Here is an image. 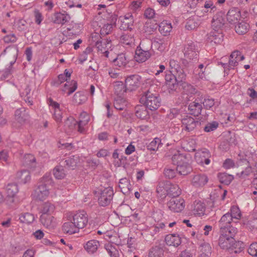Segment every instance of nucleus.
Here are the masks:
<instances>
[{"mask_svg": "<svg viewBox=\"0 0 257 257\" xmlns=\"http://www.w3.org/2000/svg\"><path fill=\"white\" fill-rule=\"evenodd\" d=\"M80 118L77 121L72 116L67 117L64 121V131L67 134H70L76 130L80 133H85L86 131L85 126L89 121L90 117L86 112H82L80 114Z\"/></svg>", "mask_w": 257, "mask_h": 257, "instance_id": "f257e3e1", "label": "nucleus"}, {"mask_svg": "<svg viewBox=\"0 0 257 257\" xmlns=\"http://www.w3.org/2000/svg\"><path fill=\"white\" fill-rule=\"evenodd\" d=\"M155 85L151 86L144 92L140 98L141 103L144 104L147 108L154 111L157 110L161 105V98L155 89Z\"/></svg>", "mask_w": 257, "mask_h": 257, "instance_id": "f03ea898", "label": "nucleus"}, {"mask_svg": "<svg viewBox=\"0 0 257 257\" xmlns=\"http://www.w3.org/2000/svg\"><path fill=\"white\" fill-rule=\"evenodd\" d=\"M53 179L50 173H46L39 182V185L34 190L32 195L37 200L43 201L49 196V187L52 186Z\"/></svg>", "mask_w": 257, "mask_h": 257, "instance_id": "7ed1b4c3", "label": "nucleus"}, {"mask_svg": "<svg viewBox=\"0 0 257 257\" xmlns=\"http://www.w3.org/2000/svg\"><path fill=\"white\" fill-rule=\"evenodd\" d=\"M199 49L197 45L193 42L189 41L184 45L183 51L184 58L182 59L183 64L189 67L198 59Z\"/></svg>", "mask_w": 257, "mask_h": 257, "instance_id": "20e7f679", "label": "nucleus"}, {"mask_svg": "<svg viewBox=\"0 0 257 257\" xmlns=\"http://www.w3.org/2000/svg\"><path fill=\"white\" fill-rule=\"evenodd\" d=\"M237 232L236 228H231L229 231H219V246L223 249L228 250L234 242V236Z\"/></svg>", "mask_w": 257, "mask_h": 257, "instance_id": "39448f33", "label": "nucleus"}, {"mask_svg": "<svg viewBox=\"0 0 257 257\" xmlns=\"http://www.w3.org/2000/svg\"><path fill=\"white\" fill-rule=\"evenodd\" d=\"M173 161L176 162V171L181 175H187L192 171V167L187 162V158L183 154H175L172 157Z\"/></svg>", "mask_w": 257, "mask_h": 257, "instance_id": "423d86ee", "label": "nucleus"}, {"mask_svg": "<svg viewBox=\"0 0 257 257\" xmlns=\"http://www.w3.org/2000/svg\"><path fill=\"white\" fill-rule=\"evenodd\" d=\"M100 35L98 33L92 34V39L95 42V45L98 51L104 54L106 57H108V50L111 47V41L108 40H99Z\"/></svg>", "mask_w": 257, "mask_h": 257, "instance_id": "0eeeda50", "label": "nucleus"}, {"mask_svg": "<svg viewBox=\"0 0 257 257\" xmlns=\"http://www.w3.org/2000/svg\"><path fill=\"white\" fill-rule=\"evenodd\" d=\"M166 86L169 93L176 91L179 84L184 80H180L177 75L172 73V71L166 72L165 77Z\"/></svg>", "mask_w": 257, "mask_h": 257, "instance_id": "6e6552de", "label": "nucleus"}, {"mask_svg": "<svg viewBox=\"0 0 257 257\" xmlns=\"http://www.w3.org/2000/svg\"><path fill=\"white\" fill-rule=\"evenodd\" d=\"M114 195L112 187H107L101 190L98 198V204L101 206H106L110 204Z\"/></svg>", "mask_w": 257, "mask_h": 257, "instance_id": "1a4fd4ad", "label": "nucleus"}, {"mask_svg": "<svg viewBox=\"0 0 257 257\" xmlns=\"http://www.w3.org/2000/svg\"><path fill=\"white\" fill-rule=\"evenodd\" d=\"M167 206L174 212H181L185 207V202L181 197H172L167 202Z\"/></svg>", "mask_w": 257, "mask_h": 257, "instance_id": "9d476101", "label": "nucleus"}, {"mask_svg": "<svg viewBox=\"0 0 257 257\" xmlns=\"http://www.w3.org/2000/svg\"><path fill=\"white\" fill-rule=\"evenodd\" d=\"M73 221L77 228L82 229L84 228L88 223V215L84 210L76 212L73 216Z\"/></svg>", "mask_w": 257, "mask_h": 257, "instance_id": "9b49d317", "label": "nucleus"}, {"mask_svg": "<svg viewBox=\"0 0 257 257\" xmlns=\"http://www.w3.org/2000/svg\"><path fill=\"white\" fill-rule=\"evenodd\" d=\"M211 154L206 149H202L198 150L195 155V159L198 164L201 165H208L210 162Z\"/></svg>", "mask_w": 257, "mask_h": 257, "instance_id": "f8f14e48", "label": "nucleus"}, {"mask_svg": "<svg viewBox=\"0 0 257 257\" xmlns=\"http://www.w3.org/2000/svg\"><path fill=\"white\" fill-rule=\"evenodd\" d=\"M141 80V77L137 74L127 77L125 81L126 89L130 91L135 90L139 87Z\"/></svg>", "mask_w": 257, "mask_h": 257, "instance_id": "ddd939ff", "label": "nucleus"}, {"mask_svg": "<svg viewBox=\"0 0 257 257\" xmlns=\"http://www.w3.org/2000/svg\"><path fill=\"white\" fill-rule=\"evenodd\" d=\"M216 10V7L211 1H207L205 2L204 7L196 11V14L197 17H202L208 14L214 13Z\"/></svg>", "mask_w": 257, "mask_h": 257, "instance_id": "4468645a", "label": "nucleus"}, {"mask_svg": "<svg viewBox=\"0 0 257 257\" xmlns=\"http://www.w3.org/2000/svg\"><path fill=\"white\" fill-rule=\"evenodd\" d=\"M169 66L172 71V73L174 72L180 80H184L186 78V74L181 68L179 63L174 59H170L169 61Z\"/></svg>", "mask_w": 257, "mask_h": 257, "instance_id": "2eb2a0df", "label": "nucleus"}, {"mask_svg": "<svg viewBox=\"0 0 257 257\" xmlns=\"http://www.w3.org/2000/svg\"><path fill=\"white\" fill-rule=\"evenodd\" d=\"M207 40L211 44H221L223 40V35L221 30L213 29L207 34Z\"/></svg>", "mask_w": 257, "mask_h": 257, "instance_id": "dca6fc26", "label": "nucleus"}, {"mask_svg": "<svg viewBox=\"0 0 257 257\" xmlns=\"http://www.w3.org/2000/svg\"><path fill=\"white\" fill-rule=\"evenodd\" d=\"M232 221L231 216L229 215V212L224 214L218 221L219 231H229L231 228H235L230 225Z\"/></svg>", "mask_w": 257, "mask_h": 257, "instance_id": "f3484780", "label": "nucleus"}, {"mask_svg": "<svg viewBox=\"0 0 257 257\" xmlns=\"http://www.w3.org/2000/svg\"><path fill=\"white\" fill-rule=\"evenodd\" d=\"M202 109V99H201V98L196 99L193 102H191L188 106L190 113L194 116H198L200 114Z\"/></svg>", "mask_w": 257, "mask_h": 257, "instance_id": "a211bd4d", "label": "nucleus"}, {"mask_svg": "<svg viewBox=\"0 0 257 257\" xmlns=\"http://www.w3.org/2000/svg\"><path fill=\"white\" fill-rule=\"evenodd\" d=\"M158 40L157 38H154L153 41L147 39H144L138 47L148 52H152V53L154 52L152 50L153 45L158 46L160 45Z\"/></svg>", "mask_w": 257, "mask_h": 257, "instance_id": "6ab92c4d", "label": "nucleus"}, {"mask_svg": "<svg viewBox=\"0 0 257 257\" xmlns=\"http://www.w3.org/2000/svg\"><path fill=\"white\" fill-rule=\"evenodd\" d=\"M224 14L220 11L217 13L213 17L211 26L213 29L221 30L224 24Z\"/></svg>", "mask_w": 257, "mask_h": 257, "instance_id": "aec40b11", "label": "nucleus"}, {"mask_svg": "<svg viewBox=\"0 0 257 257\" xmlns=\"http://www.w3.org/2000/svg\"><path fill=\"white\" fill-rule=\"evenodd\" d=\"M49 105L52 106L53 108L54 109V114H53V118L55 120V121L58 123V126L60 127V124L61 122L62 118V112L60 109V104L53 101L52 99H50L49 101Z\"/></svg>", "mask_w": 257, "mask_h": 257, "instance_id": "412c9836", "label": "nucleus"}, {"mask_svg": "<svg viewBox=\"0 0 257 257\" xmlns=\"http://www.w3.org/2000/svg\"><path fill=\"white\" fill-rule=\"evenodd\" d=\"M244 57L239 51H233L229 57V67L233 69L238 65V62L244 60Z\"/></svg>", "mask_w": 257, "mask_h": 257, "instance_id": "4be33fe9", "label": "nucleus"}, {"mask_svg": "<svg viewBox=\"0 0 257 257\" xmlns=\"http://www.w3.org/2000/svg\"><path fill=\"white\" fill-rule=\"evenodd\" d=\"M182 125L184 130L188 132L192 131L197 125L200 124L199 121L196 120L192 117H187L182 120Z\"/></svg>", "mask_w": 257, "mask_h": 257, "instance_id": "5701e85b", "label": "nucleus"}, {"mask_svg": "<svg viewBox=\"0 0 257 257\" xmlns=\"http://www.w3.org/2000/svg\"><path fill=\"white\" fill-rule=\"evenodd\" d=\"M41 224L47 228H53L56 226V221L52 215L41 214L40 217Z\"/></svg>", "mask_w": 257, "mask_h": 257, "instance_id": "b1692460", "label": "nucleus"}, {"mask_svg": "<svg viewBox=\"0 0 257 257\" xmlns=\"http://www.w3.org/2000/svg\"><path fill=\"white\" fill-rule=\"evenodd\" d=\"M152 52H148L139 47L136 50L135 59L139 63L145 62L151 56Z\"/></svg>", "mask_w": 257, "mask_h": 257, "instance_id": "393cba45", "label": "nucleus"}, {"mask_svg": "<svg viewBox=\"0 0 257 257\" xmlns=\"http://www.w3.org/2000/svg\"><path fill=\"white\" fill-rule=\"evenodd\" d=\"M169 189V182H160L156 189V192L159 197L162 199L165 198L168 195V190Z\"/></svg>", "mask_w": 257, "mask_h": 257, "instance_id": "a878e982", "label": "nucleus"}, {"mask_svg": "<svg viewBox=\"0 0 257 257\" xmlns=\"http://www.w3.org/2000/svg\"><path fill=\"white\" fill-rule=\"evenodd\" d=\"M240 18V12L237 8L230 9L226 14V19L231 24L235 23Z\"/></svg>", "mask_w": 257, "mask_h": 257, "instance_id": "bb28decb", "label": "nucleus"}, {"mask_svg": "<svg viewBox=\"0 0 257 257\" xmlns=\"http://www.w3.org/2000/svg\"><path fill=\"white\" fill-rule=\"evenodd\" d=\"M165 240L166 244L169 246H178L181 243V237L175 233L167 235Z\"/></svg>", "mask_w": 257, "mask_h": 257, "instance_id": "cd10ccee", "label": "nucleus"}, {"mask_svg": "<svg viewBox=\"0 0 257 257\" xmlns=\"http://www.w3.org/2000/svg\"><path fill=\"white\" fill-rule=\"evenodd\" d=\"M208 179L205 174H197L193 177L192 184L196 187H202L208 182Z\"/></svg>", "mask_w": 257, "mask_h": 257, "instance_id": "c85d7f7f", "label": "nucleus"}, {"mask_svg": "<svg viewBox=\"0 0 257 257\" xmlns=\"http://www.w3.org/2000/svg\"><path fill=\"white\" fill-rule=\"evenodd\" d=\"M134 24V17L132 15L128 14L121 20V28L123 30H132Z\"/></svg>", "mask_w": 257, "mask_h": 257, "instance_id": "c756f323", "label": "nucleus"}, {"mask_svg": "<svg viewBox=\"0 0 257 257\" xmlns=\"http://www.w3.org/2000/svg\"><path fill=\"white\" fill-rule=\"evenodd\" d=\"M72 73V71L67 69H65L64 73L59 74L57 79L54 80L52 84L54 86H58L61 83L65 81H68V80L70 78Z\"/></svg>", "mask_w": 257, "mask_h": 257, "instance_id": "7c9ffc66", "label": "nucleus"}, {"mask_svg": "<svg viewBox=\"0 0 257 257\" xmlns=\"http://www.w3.org/2000/svg\"><path fill=\"white\" fill-rule=\"evenodd\" d=\"M121 192L125 195H128L131 190L130 181L126 178L120 179L118 185Z\"/></svg>", "mask_w": 257, "mask_h": 257, "instance_id": "2f4dec72", "label": "nucleus"}, {"mask_svg": "<svg viewBox=\"0 0 257 257\" xmlns=\"http://www.w3.org/2000/svg\"><path fill=\"white\" fill-rule=\"evenodd\" d=\"M70 20V16L66 13H57L55 14L54 23L64 25Z\"/></svg>", "mask_w": 257, "mask_h": 257, "instance_id": "473e14b6", "label": "nucleus"}, {"mask_svg": "<svg viewBox=\"0 0 257 257\" xmlns=\"http://www.w3.org/2000/svg\"><path fill=\"white\" fill-rule=\"evenodd\" d=\"M79 162V157L75 155L66 158L65 160L61 163L64 166H66L68 168L74 169Z\"/></svg>", "mask_w": 257, "mask_h": 257, "instance_id": "72a5a7b5", "label": "nucleus"}, {"mask_svg": "<svg viewBox=\"0 0 257 257\" xmlns=\"http://www.w3.org/2000/svg\"><path fill=\"white\" fill-rule=\"evenodd\" d=\"M205 206L204 203L199 200H196L193 203V212L195 214L199 216L204 214Z\"/></svg>", "mask_w": 257, "mask_h": 257, "instance_id": "f704fd0d", "label": "nucleus"}, {"mask_svg": "<svg viewBox=\"0 0 257 257\" xmlns=\"http://www.w3.org/2000/svg\"><path fill=\"white\" fill-rule=\"evenodd\" d=\"M77 87L76 81L72 80L71 81H67L62 88V91L67 93L68 95H70L75 91Z\"/></svg>", "mask_w": 257, "mask_h": 257, "instance_id": "c9c22d12", "label": "nucleus"}, {"mask_svg": "<svg viewBox=\"0 0 257 257\" xmlns=\"http://www.w3.org/2000/svg\"><path fill=\"white\" fill-rule=\"evenodd\" d=\"M62 230L64 233L72 234L79 231L74 222L68 221L63 224Z\"/></svg>", "mask_w": 257, "mask_h": 257, "instance_id": "e433bc0d", "label": "nucleus"}, {"mask_svg": "<svg viewBox=\"0 0 257 257\" xmlns=\"http://www.w3.org/2000/svg\"><path fill=\"white\" fill-rule=\"evenodd\" d=\"M172 29V27L171 23L167 21H163L159 26V30L164 36L169 35Z\"/></svg>", "mask_w": 257, "mask_h": 257, "instance_id": "4c0bfd02", "label": "nucleus"}, {"mask_svg": "<svg viewBox=\"0 0 257 257\" xmlns=\"http://www.w3.org/2000/svg\"><path fill=\"white\" fill-rule=\"evenodd\" d=\"M99 242L96 240H91L87 242L84 245L85 250L90 253H93L97 250Z\"/></svg>", "mask_w": 257, "mask_h": 257, "instance_id": "58836bf2", "label": "nucleus"}, {"mask_svg": "<svg viewBox=\"0 0 257 257\" xmlns=\"http://www.w3.org/2000/svg\"><path fill=\"white\" fill-rule=\"evenodd\" d=\"M24 165L28 168L33 169L36 167V159L32 154H27L23 158Z\"/></svg>", "mask_w": 257, "mask_h": 257, "instance_id": "ea45409f", "label": "nucleus"}, {"mask_svg": "<svg viewBox=\"0 0 257 257\" xmlns=\"http://www.w3.org/2000/svg\"><path fill=\"white\" fill-rule=\"evenodd\" d=\"M147 107L144 105H140L136 107V115L137 117L144 119L149 116V113L147 110Z\"/></svg>", "mask_w": 257, "mask_h": 257, "instance_id": "a19ab883", "label": "nucleus"}, {"mask_svg": "<svg viewBox=\"0 0 257 257\" xmlns=\"http://www.w3.org/2000/svg\"><path fill=\"white\" fill-rule=\"evenodd\" d=\"M244 248V244L241 241H236L234 239V242L232 243L230 248L228 250L230 253L233 254L241 252Z\"/></svg>", "mask_w": 257, "mask_h": 257, "instance_id": "79ce46f5", "label": "nucleus"}, {"mask_svg": "<svg viewBox=\"0 0 257 257\" xmlns=\"http://www.w3.org/2000/svg\"><path fill=\"white\" fill-rule=\"evenodd\" d=\"M115 66L119 67H124L128 63L125 55L123 53L118 54L117 57L113 60Z\"/></svg>", "mask_w": 257, "mask_h": 257, "instance_id": "37998d69", "label": "nucleus"}, {"mask_svg": "<svg viewBox=\"0 0 257 257\" xmlns=\"http://www.w3.org/2000/svg\"><path fill=\"white\" fill-rule=\"evenodd\" d=\"M199 25L200 22L197 18L191 17L187 20L185 28L188 30H193L197 28Z\"/></svg>", "mask_w": 257, "mask_h": 257, "instance_id": "c03bdc74", "label": "nucleus"}, {"mask_svg": "<svg viewBox=\"0 0 257 257\" xmlns=\"http://www.w3.org/2000/svg\"><path fill=\"white\" fill-rule=\"evenodd\" d=\"M17 177L20 180V182L25 184L31 180L30 172L28 170H23L17 173Z\"/></svg>", "mask_w": 257, "mask_h": 257, "instance_id": "a18cd8bd", "label": "nucleus"}, {"mask_svg": "<svg viewBox=\"0 0 257 257\" xmlns=\"http://www.w3.org/2000/svg\"><path fill=\"white\" fill-rule=\"evenodd\" d=\"M249 28V25L244 22L239 23L235 26V32L239 35L245 34L247 32Z\"/></svg>", "mask_w": 257, "mask_h": 257, "instance_id": "49530a36", "label": "nucleus"}, {"mask_svg": "<svg viewBox=\"0 0 257 257\" xmlns=\"http://www.w3.org/2000/svg\"><path fill=\"white\" fill-rule=\"evenodd\" d=\"M163 248L159 245L153 247L150 249L149 253V257H163Z\"/></svg>", "mask_w": 257, "mask_h": 257, "instance_id": "de8ad7c7", "label": "nucleus"}, {"mask_svg": "<svg viewBox=\"0 0 257 257\" xmlns=\"http://www.w3.org/2000/svg\"><path fill=\"white\" fill-rule=\"evenodd\" d=\"M54 177L57 179H62L65 176V172L63 165L56 166L53 170Z\"/></svg>", "mask_w": 257, "mask_h": 257, "instance_id": "09e8293b", "label": "nucleus"}, {"mask_svg": "<svg viewBox=\"0 0 257 257\" xmlns=\"http://www.w3.org/2000/svg\"><path fill=\"white\" fill-rule=\"evenodd\" d=\"M19 220L22 223L30 224L34 221V217L30 213H24L20 215Z\"/></svg>", "mask_w": 257, "mask_h": 257, "instance_id": "8fccbe9b", "label": "nucleus"}, {"mask_svg": "<svg viewBox=\"0 0 257 257\" xmlns=\"http://www.w3.org/2000/svg\"><path fill=\"white\" fill-rule=\"evenodd\" d=\"M122 43L126 45L132 46L135 44V39L131 34H125L120 37Z\"/></svg>", "mask_w": 257, "mask_h": 257, "instance_id": "3c124183", "label": "nucleus"}, {"mask_svg": "<svg viewBox=\"0 0 257 257\" xmlns=\"http://www.w3.org/2000/svg\"><path fill=\"white\" fill-rule=\"evenodd\" d=\"M168 191V195L172 196L173 197H177L181 192V190L178 185H173L170 183Z\"/></svg>", "mask_w": 257, "mask_h": 257, "instance_id": "603ef678", "label": "nucleus"}, {"mask_svg": "<svg viewBox=\"0 0 257 257\" xmlns=\"http://www.w3.org/2000/svg\"><path fill=\"white\" fill-rule=\"evenodd\" d=\"M54 206L49 202L45 203L41 209L42 214L51 215V213L54 211Z\"/></svg>", "mask_w": 257, "mask_h": 257, "instance_id": "864d4df0", "label": "nucleus"}, {"mask_svg": "<svg viewBox=\"0 0 257 257\" xmlns=\"http://www.w3.org/2000/svg\"><path fill=\"white\" fill-rule=\"evenodd\" d=\"M8 195L10 197L14 196L18 192V186L16 184H9L6 187Z\"/></svg>", "mask_w": 257, "mask_h": 257, "instance_id": "5fc2aeb1", "label": "nucleus"}, {"mask_svg": "<svg viewBox=\"0 0 257 257\" xmlns=\"http://www.w3.org/2000/svg\"><path fill=\"white\" fill-rule=\"evenodd\" d=\"M105 248L110 257H118V251L114 246L108 243L105 245Z\"/></svg>", "mask_w": 257, "mask_h": 257, "instance_id": "6e6d98bb", "label": "nucleus"}, {"mask_svg": "<svg viewBox=\"0 0 257 257\" xmlns=\"http://www.w3.org/2000/svg\"><path fill=\"white\" fill-rule=\"evenodd\" d=\"M115 90V93L117 95L123 94L124 92H126L127 89H126L125 84L124 85L122 82L119 81L114 86Z\"/></svg>", "mask_w": 257, "mask_h": 257, "instance_id": "4d7b16f0", "label": "nucleus"}, {"mask_svg": "<svg viewBox=\"0 0 257 257\" xmlns=\"http://www.w3.org/2000/svg\"><path fill=\"white\" fill-rule=\"evenodd\" d=\"M31 90L29 86H27L24 91L22 92V94L24 97V100L26 102H28L30 105L33 104V101L32 99V95L31 94Z\"/></svg>", "mask_w": 257, "mask_h": 257, "instance_id": "13d9d810", "label": "nucleus"}, {"mask_svg": "<svg viewBox=\"0 0 257 257\" xmlns=\"http://www.w3.org/2000/svg\"><path fill=\"white\" fill-rule=\"evenodd\" d=\"M108 75L111 78L119 79L121 78V74L119 70L110 68L108 70Z\"/></svg>", "mask_w": 257, "mask_h": 257, "instance_id": "bf43d9fd", "label": "nucleus"}, {"mask_svg": "<svg viewBox=\"0 0 257 257\" xmlns=\"http://www.w3.org/2000/svg\"><path fill=\"white\" fill-rule=\"evenodd\" d=\"M161 140L159 138L154 139L147 146V148L150 151H157L161 145Z\"/></svg>", "mask_w": 257, "mask_h": 257, "instance_id": "052dcab7", "label": "nucleus"}, {"mask_svg": "<svg viewBox=\"0 0 257 257\" xmlns=\"http://www.w3.org/2000/svg\"><path fill=\"white\" fill-rule=\"evenodd\" d=\"M229 215H231V218L233 220L239 219L241 218V214L239 208L237 206H233L230 209Z\"/></svg>", "mask_w": 257, "mask_h": 257, "instance_id": "680f3d73", "label": "nucleus"}, {"mask_svg": "<svg viewBox=\"0 0 257 257\" xmlns=\"http://www.w3.org/2000/svg\"><path fill=\"white\" fill-rule=\"evenodd\" d=\"M219 178L220 181L222 183L228 185L230 183V182L233 180L234 178L232 175H228L226 173H222L219 175Z\"/></svg>", "mask_w": 257, "mask_h": 257, "instance_id": "e2e57ef3", "label": "nucleus"}, {"mask_svg": "<svg viewBox=\"0 0 257 257\" xmlns=\"http://www.w3.org/2000/svg\"><path fill=\"white\" fill-rule=\"evenodd\" d=\"M126 102L123 99H116L114 102V107L115 109L119 110H122L125 109L126 107Z\"/></svg>", "mask_w": 257, "mask_h": 257, "instance_id": "0e129e2a", "label": "nucleus"}, {"mask_svg": "<svg viewBox=\"0 0 257 257\" xmlns=\"http://www.w3.org/2000/svg\"><path fill=\"white\" fill-rule=\"evenodd\" d=\"M201 99H202V103L203 104L204 107L206 109H210L215 104L214 99L209 97L204 99L202 97Z\"/></svg>", "mask_w": 257, "mask_h": 257, "instance_id": "69168bd1", "label": "nucleus"}, {"mask_svg": "<svg viewBox=\"0 0 257 257\" xmlns=\"http://www.w3.org/2000/svg\"><path fill=\"white\" fill-rule=\"evenodd\" d=\"M113 29V26L110 24H104L103 27L101 29L100 33L101 35H106L109 34Z\"/></svg>", "mask_w": 257, "mask_h": 257, "instance_id": "338daca9", "label": "nucleus"}, {"mask_svg": "<svg viewBox=\"0 0 257 257\" xmlns=\"http://www.w3.org/2000/svg\"><path fill=\"white\" fill-rule=\"evenodd\" d=\"M248 252L251 256L257 257V242H253L249 245Z\"/></svg>", "mask_w": 257, "mask_h": 257, "instance_id": "774afa93", "label": "nucleus"}]
</instances>
